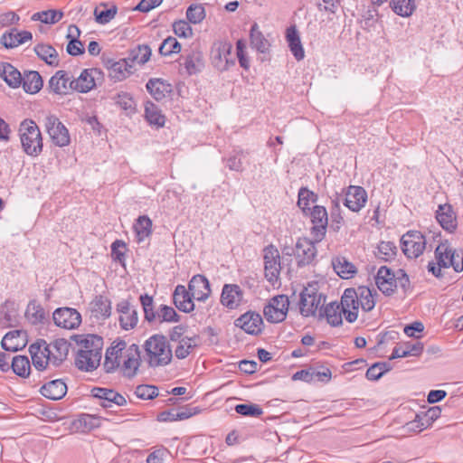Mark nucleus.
<instances>
[{"label": "nucleus", "instance_id": "nucleus-46", "mask_svg": "<svg viewBox=\"0 0 463 463\" xmlns=\"http://www.w3.org/2000/svg\"><path fill=\"white\" fill-rule=\"evenodd\" d=\"M333 268L335 271L345 279L352 278L356 273V268L349 262L345 258L339 257L333 260Z\"/></svg>", "mask_w": 463, "mask_h": 463}, {"label": "nucleus", "instance_id": "nucleus-20", "mask_svg": "<svg viewBox=\"0 0 463 463\" xmlns=\"http://www.w3.org/2000/svg\"><path fill=\"white\" fill-rule=\"evenodd\" d=\"M71 344L64 338H58L47 344L50 350L49 361L54 367H59L66 359Z\"/></svg>", "mask_w": 463, "mask_h": 463}, {"label": "nucleus", "instance_id": "nucleus-9", "mask_svg": "<svg viewBox=\"0 0 463 463\" xmlns=\"http://www.w3.org/2000/svg\"><path fill=\"white\" fill-rule=\"evenodd\" d=\"M316 243L317 242L315 240L311 241L306 237L298 239L295 249L292 251L298 268H303L313 263L317 254Z\"/></svg>", "mask_w": 463, "mask_h": 463}, {"label": "nucleus", "instance_id": "nucleus-1", "mask_svg": "<svg viewBox=\"0 0 463 463\" xmlns=\"http://www.w3.org/2000/svg\"><path fill=\"white\" fill-rule=\"evenodd\" d=\"M76 345L75 365L80 371L92 372L100 364L103 338L98 335H73L71 337Z\"/></svg>", "mask_w": 463, "mask_h": 463}, {"label": "nucleus", "instance_id": "nucleus-4", "mask_svg": "<svg viewBox=\"0 0 463 463\" xmlns=\"http://www.w3.org/2000/svg\"><path fill=\"white\" fill-rule=\"evenodd\" d=\"M326 296L318 292L317 282L308 283L300 293L299 310L304 317L315 316L317 309L323 307Z\"/></svg>", "mask_w": 463, "mask_h": 463}, {"label": "nucleus", "instance_id": "nucleus-17", "mask_svg": "<svg viewBox=\"0 0 463 463\" xmlns=\"http://www.w3.org/2000/svg\"><path fill=\"white\" fill-rule=\"evenodd\" d=\"M126 347L127 343L124 340H118L113 342L112 345L107 349L103 363V368L107 373H114L119 368L122 352Z\"/></svg>", "mask_w": 463, "mask_h": 463}, {"label": "nucleus", "instance_id": "nucleus-43", "mask_svg": "<svg viewBox=\"0 0 463 463\" xmlns=\"http://www.w3.org/2000/svg\"><path fill=\"white\" fill-rule=\"evenodd\" d=\"M91 312L97 318H107L111 314V303L107 298L96 296L90 303Z\"/></svg>", "mask_w": 463, "mask_h": 463}, {"label": "nucleus", "instance_id": "nucleus-39", "mask_svg": "<svg viewBox=\"0 0 463 463\" xmlns=\"http://www.w3.org/2000/svg\"><path fill=\"white\" fill-rule=\"evenodd\" d=\"M286 38L288 43V47L296 60H302L305 56V52L298 33L295 26H290L287 29Z\"/></svg>", "mask_w": 463, "mask_h": 463}, {"label": "nucleus", "instance_id": "nucleus-19", "mask_svg": "<svg viewBox=\"0 0 463 463\" xmlns=\"http://www.w3.org/2000/svg\"><path fill=\"white\" fill-rule=\"evenodd\" d=\"M367 202V192L362 186L350 185L345 193L344 201L346 206L352 212L357 213L364 207Z\"/></svg>", "mask_w": 463, "mask_h": 463}, {"label": "nucleus", "instance_id": "nucleus-33", "mask_svg": "<svg viewBox=\"0 0 463 463\" xmlns=\"http://www.w3.org/2000/svg\"><path fill=\"white\" fill-rule=\"evenodd\" d=\"M67 38L70 39L66 51L71 56H79L85 52L82 43L79 40L80 30L77 25L71 24L68 28Z\"/></svg>", "mask_w": 463, "mask_h": 463}, {"label": "nucleus", "instance_id": "nucleus-60", "mask_svg": "<svg viewBox=\"0 0 463 463\" xmlns=\"http://www.w3.org/2000/svg\"><path fill=\"white\" fill-rule=\"evenodd\" d=\"M375 283L379 290L385 296L393 295L397 288L396 279H384L383 275L375 276Z\"/></svg>", "mask_w": 463, "mask_h": 463}, {"label": "nucleus", "instance_id": "nucleus-11", "mask_svg": "<svg viewBox=\"0 0 463 463\" xmlns=\"http://www.w3.org/2000/svg\"><path fill=\"white\" fill-rule=\"evenodd\" d=\"M141 357L139 347L136 344L130 345L122 352L119 369L127 378H133L140 366Z\"/></svg>", "mask_w": 463, "mask_h": 463}, {"label": "nucleus", "instance_id": "nucleus-44", "mask_svg": "<svg viewBox=\"0 0 463 463\" xmlns=\"http://www.w3.org/2000/svg\"><path fill=\"white\" fill-rule=\"evenodd\" d=\"M25 317L32 325L43 324L47 319L43 307L35 300H31L25 311Z\"/></svg>", "mask_w": 463, "mask_h": 463}, {"label": "nucleus", "instance_id": "nucleus-57", "mask_svg": "<svg viewBox=\"0 0 463 463\" xmlns=\"http://www.w3.org/2000/svg\"><path fill=\"white\" fill-rule=\"evenodd\" d=\"M157 321L161 324L163 322H179L180 316L172 307L161 305L158 309Z\"/></svg>", "mask_w": 463, "mask_h": 463}, {"label": "nucleus", "instance_id": "nucleus-40", "mask_svg": "<svg viewBox=\"0 0 463 463\" xmlns=\"http://www.w3.org/2000/svg\"><path fill=\"white\" fill-rule=\"evenodd\" d=\"M145 118L150 125L156 128L165 126V117L162 114L161 109L150 100L145 103Z\"/></svg>", "mask_w": 463, "mask_h": 463}, {"label": "nucleus", "instance_id": "nucleus-62", "mask_svg": "<svg viewBox=\"0 0 463 463\" xmlns=\"http://www.w3.org/2000/svg\"><path fill=\"white\" fill-rule=\"evenodd\" d=\"M118 8L116 5H112L110 8L99 10L95 8L94 15L97 23L100 24H106L110 22L117 14Z\"/></svg>", "mask_w": 463, "mask_h": 463}, {"label": "nucleus", "instance_id": "nucleus-56", "mask_svg": "<svg viewBox=\"0 0 463 463\" xmlns=\"http://www.w3.org/2000/svg\"><path fill=\"white\" fill-rule=\"evenodd\" d=\"M181 52L180 43L172 36H168L159 46V53L162 56H169Z\"/></svg>", "mask_w": 463, "mask_h": 463}, {"label": "nucleus", "instance_id": "nucleus-14", "mask_svg": "<svg viewBox=\"0 0 463 463\" xmlns=\"http://www.w3.org/2000/svg\"><path fill=\"white\" fill-rule=\"evenodd\" d=\"M345 320L349 323H354L358 317L359 299L358 288H348L344 291L339 303Z\"/></svg>", "mask_w": 463, "mask_h": 463}, {"label": "nucleus", "instance_id": "nucleus-49", "mask_svg": "<svg viewBox=\"0 0 463 463\" xmlns=\"http://www.w3.org/2000/svg\"><path fill=\"white\" fill-rule=\"evenodd\" d=\"M138 241L147 238L152 233V221L146 215L139 216L134 224Z\"/></svg>", "mask_w": 463, "mask_h": 463}, {"label": "nucleus", "instance_id": "nucleus-15", "mask_svg": "<svg viewBox=\"0 0 463 463\" xmlns=\"http://www.w3.org/2000/svg\"><path fill=\"white\" fill-rule=\"evenodd\" d=\"M234 325L249 335H258L262 332L263 320L259 313L248 311L235 319Z\"/></svg>", "mask_w": 463, "mask_h": 463}, {"label": "nucleus", "instance_id": "nucleus-45", "mask_svg": "<svg viewBox=\"0 0 463 463\" xmlns=\"http://www.w3.org/2000/svg\"><path fill=\"white\" fill-rule=\"evenodd\" d=\"M390 6L399 16L410 17L417 8L416 0H391Z\"/></svg>", "mask_w": 463, "mask_h": 463}, {"label": "nucleus", "instance_id": "nucleus-27", "mask_svg": "<svg viewBox=\"0 0 463 463\" xmlns=\"http://www.w3.org/2000/svg\"><path fill=\"white\" fill-rule=\"evenodd\" d=\"M71 81L67 71L62 70L58 71L49 80L47 90L54 94L65 95L68 93L69 90H71Z\"/></svg>", "mask_w": 463, "mask_h": 463}, {"label": "nucleus", "instance_id": "nucleus-53", "mask_svg": "<svg viewBox=\"0 0 463 463\" xmlns=\"http://www.w3.org/2000/svg\"><path fill=\"white\" fill-rule=\"evenodd\" d=\"M330 220L329 228L335 232H338L344 222V218L341 214V208L338 198L332 200V207L330 209Z\"/></svg>", "mask_w": 463, "mask_h": 463}, {"label": "nucleus", "instance_id": "nucleus-12", "mask_svg": "<svg viewBox=\"0 0 463 463\" xmlns=\"http://www.w3.org/2000/svg\"><path fill=\"white\" fill-rule=\"evenodd\" d=\"M54 324L65 329L77 328L81 323V316L72 307H58L52 314Z\"/></svg>", "mask_w": 463, "mask_h": 463}, {"label": "nucleus", "instance_id": "nucleus-16", "mask_svg": "<svg viewBox=\"0 0 463 463\" xmlns=\"http://www.w3.org/2000/svg\"><path fill=\"white\" fill-rule=\"evenodd\" d=\"M33 365L38 371H43L51 364L49 361L50 350L47 349V342L44 339H38L29 346Z\"/></svg>", "mask_w": 463, "mask_h": 463}, {"label": "nucleus", "instance_id": "nucleus-28", "mask_svg": "<svg viewBox=\"0 0 463 463\" xmlns=\"http://www.w3.org/2000/svg\"><path fill=\"white\" fill-rule=\"evenodd\" d=\"M67 390L66 383L62 380L57 379L43 384L40 389V392L49 400L58 401L66 395Z\"/></svg>", "mask_w": 463, "mask_h": 463}, {"label": "nucleus", "instance_id": "nucleus-42", "mask_svg": "<svg viewBox=\"0 0 463 463\" xmlns=\"http://www.w3.org/2000/svg\"><path fill=\"white\" fill-rule=\"evenodd\" d=\"M72 425L78 431L88 432L100 426V418L84 413L74 420Z\"/></svg>", "mask_w": 463, "mask_h": 463}, {"label": "nucleus", "instance_id": "nucleus-24", "mask_svg": "<svg viewBox=\"0 0 463 463\" xmlns=\"http://www.w3.org/2000/svg\"><path fill=\"white\" fill-rule=\"evenodd\" d=\"M188 289L194 299L198 301H205L210 294V282L203 275H194L188 284Z\"/></svg>", "mask_w": 463, "mask_h": 463}, {"label": "nucleus", "instance_id": "nucleus-8", "mask_svg": "<svg viewBox=\"0 0 463 463\" xmlns=\"http://www.w3.org/2000/svg\"><path fill=\"white\" fill-rule=\"evenodd\" d=\"M265 278L270 283L276 282L280 274V254L278 248L269 244L263 249Z\"/></svg>", "mask_w": 463, "mask_h": 463}, {"label": "nucleus", "instance_id": "nucleus-5", "mask_svg": "<svg viewBox=\"0 0 463 463\" xmlns=\"http://www.w3.org/2000/svg\"><path fill=\"white\" fill-rule=\"evenodd\" d=\"M43 126L55 146L62 147L70 144L69 130L55 115H47L43 120Z\"/></svg>", "mask_w": 463, "mask_h": 463}, {"label": "nucleus", "instance_id": "nucleus-6", "mask_svg": "<svg viewBox=\"0 0 463 463\" xmlns=\"http://www.w3.org/2000/svg\"><path fill=\"white\" fill-rule=\"evenodd\" d=\"M403 253L409 259H415L421 255L426 247V239L419 231H409L401 239Z\"/></svg>", "mask_w": 463, "mask_h": 463}, {"label": "nucleus", "instance_id": "nucleus-55", "mask_svg": "<svg viewBox=\"0 0 463 463\" xmlns=\"http://www.w3.org/2000/svg\"><path fill=\"white\" fill-rule=\"evenodd\" d=\"M234 410L238 414L245 417L258 418L263 414V410L260 405L250 402L237 404Z\"/></svg>", "mask_w": 463, "mask_h": 463}, {"label": "nucleus", "instance_id": "nucleus-61", "mask_svg": "<svg viewBox=\"0 0 463 463\" xmlns=\"http://www.w3.org/2000/svg\"><path fill=\"white\" fill-rule=\"evenodd\" d=\"M397 248L392 241H381L378 245V257L384 261H389L396 255Z\"/></svg>", "mask_w": 463, "mask_h": 463}, {"label": "nucleus", "instance_id": "nucleus-23", "mask_svg": "<svg viewBox=\"0 0 463 463\" xmlns=\"http://www.w3.org/2000/svg\"><path fill=\"white\" fill-rule=\"evenodd\" d=\"M243 298V291L237 284H224L220 301L229 309L237 308Z\"/></svg>", "mask_w": 463, "mask_h": 463}, {"label": "nucleus", "instance_id": "nucleus-25", "mask_svg": "<svg viewBox=\"0 0 463 463\" xmlns=\"http://www.w3.org/2000/svg\"><path fill=\"white\" fill-rule=\"evenodd\" d=\"M26 332L13 330L7 332L1 341V346L5 351L17 352L26 345Z\"/></svg>", "mask_w": 463, "mask_h": 463}, {"label": "nucleus", "instance_id": "nucleus-47", "mask_svg": "<svg viewBox=\"0 0 463 463\" xmlns=\"http://www.w3.org/2000/svg\"><path fill=\"white\" fill-rule=\"evenodd\" d=\"M377 296V292L375 290H372L370 288L365 286H361L358 288V299H359V307L365 312L371 311L375 306V300L373 298V293Z\"/></svg>", "mask_w": 463, "mask_h": 463}, {"label": "nucleus", "instance_id": "nucleus-3", "mask_svg": "<svg viewBox=\"0 0 463 463\" xmlns=\"http://www.w3.org/2000/svg\"><path fill=\"white\" fill-rule=\"evenodd\" d=\"M20 139L24 151L31 156H37L43 151L42 133L32 119H24L20 124Z\"/></svg>", "mask_w": 463, "mask_h": 463}, {"label": "nucleus", "instance_id": "nucleus-10", "mask_svg": "<svg viewBox=\"0 0 463 463\" xmlns=\"http://www.w3.org/2000/svg\"><path fill=\"white\" fill-rule=\"evenodd\" d=\"M289 300L285 295H279L270 299L264 307L263 314L269 323H279L286 319Z\"/></svg>", "mask_w": 463, "mask_h": 463}, {"label": "nucleus", "instance_id": "nucleus-37", "mask_svg": "<svg viewBox=\"0 0 463 463\" xmlns=\"http://www.w3.org/2000/svg\"><path fill=\"white\" fill-rule=\"evenodd\" d=\"M250 40L252 48L259 52L265 53L269 51L270 43L265 38L257 23H253L250 31Z\"/></svg>", "mask_w": 463, "mask_h": 463}, {"label": "nucleus", "instance_id": "nucleus-48", "mask_svg": "<svg viewBox=\"0 0 463 463\" xmlns=\"http://www.w3.org/2000/svg\"><path fill=\"white\" fill-rule=\"evenodd\" d=\"M199 339L198 335H194L192 337L184 336L182 340L179 341V345L176 346L175 354L176 358L184 359L186 358L191 350L197 346V340Z\"/></svg>", "mask_w": 463, "mask_h": 463}, {"label": "nucleus", "instance_id": "nucleus-64", "mask_svg": "<svg viewBox=\"0 0 463 463\" xmlns=\"http://www.w3.org/2000/svg\"><path fill=\"white\" fill-rule=\"evenodd\" d=\"M115 104L118 105L120 109L126 111H133L134 108V100L130 94L127 92H121L117 94L114 98Z\"/></svg>", "mask_w": 463, "mask_h": 463}, {"label": "nucleus", "instance_id": "nucleus-29", "mask_svg": "<svg viewBox=\"0 0 463 463\" xmlns=\"http://www.w3.org/2000/svg\"><path fill=\"white\" fill-rule=\"evenodd\" d=\"M342 307L337 301H333L319 308V317H326L327 323L332 326H338L343 324Z\"/></svg>", "mask_w": 463, "mask_h": 463}, {"label": "nucleus", "instance_id": "nucleus-13", "mask_svg": "<svg viewBox=\"0 0 463 463\" xmlns=\"http://www.w3.org/2000/svg\"><path fill=\"white\" fill-rule=\"evenodd\" d=\"M91 396L99 401V405L104 409L113 406H124L127 404L126 398L114 389L93 387L90 391Z\"/></svg>", "mask_w": 463, "mask_h": 463}, {"label": "nucleus", "instance_id": "nucleus-26", "mask_svg": "<svg viewBox=\"0 0 463 463\" xmlns=\"http://www.w3.org/2000/svg\"><path fill=\"white\" fill-rule=\"evenodd\" d=\"M194 297L189 289L183 285H177L173 294V301L176 308L184 313H190L194 309Z\"/></svg>", "mask_w": 463, "mask_h": 463}, {"label": "nucleus", "instance_id": "nucleus-51", "mask_svg": "<svg viewBox=\"0 0 463 463\" xmlns=\"http://www.w3.org/2000/svg\"><path fill=\"white\" fill-rule=\"evenodd\" d=\"M298 206L302 210L304 214H307V211L311 208L309 207V202L316 203L318 199L317 194L313 191H310L307 187H301L298 190Z\"/></svg>", "mask_w": 463, "mask_h": 463}, {"label": "nucleus", "instance_id": "nucleus-35", "mask_svg": "<svg viewBox=\"0 0 463 463\" xmlns=\"http://www.w3.org/2000/svg\"><path fill=\"white\" fill-rule=\"evenodd\" d=\"M34 52L36 55L43 61L46 64L58 67L59 66V55L55 48L50 44L38 43L34 46Z\"/></svg>", "mask_w": 463, "mask_h": 463}, {"label": "nucleus", "instance_id": "nucleus-50", "mask_svg": "<svg viewBox=\"0 0 463 463\" xmlns=\"http://www.w3.org/2000/svg\"><path fill=\"white\" fill-rule=\"evenodd\" d=\"M139 300L144 311V317L148 323H154L157 321L158 310L154 309V299L153 297L148 294H144L139 297Z\"/></svg>", "mask_w": 463, "mask_h": 463}, {"label": "nucleus", "instance_id": "nucleus-22", "mask_svg": "<svg viewBox=\"0 0 463 463\" xmlns=\"http://www.w3.org/2000/svg\"><path fill=\"white\" fill-rule=\"evenodd\" d=\"M100 74L101 71L99 69L83 70L76 80L70 82L71 90L81 93L89 92L96 86L95 77Z\"/></svg>", "mask_w": 463, "mask_h": 463}, {"label": "nucleus", "instance_id": "nucleus-58", "mask_svg": "<svg viewBox=\"0 0 463 463\" xmlns=\"http://www.w3.org/2000/svg\"><path fill=\"white\" fill-rule=\"evenodd\" d=\"M186 18L189 23L197 24L205 18V9L200 4H193L186 10Z\"/></svg>", "mask_w": 463, "mask_h": 463}, {"label": "nucleus", "instance_id": "nucleus-52", "mask_svg": "<svg viewBox=\"0 0 463 463\" xmlns=\"http://www.w3.org/2000/svg\"><path fill=\"white\" fill-rule=\"evenodd\" d=\"M11 367L13 372L23 378L28 377L30 374V361L25 355H16L12 360Z\"/></svg>", "mask_w": 463, "mask_h": 463}, {"label": "nucleus", "instance_id": "nucleus-54", "mask_svg": "<svg viewBox=\"0 0 463 463\" xmlns=\"http://www.w3.org/2000/svg\"><path fill=\"white\" fill-rule=\"evenodd\" d=\"M63 16L62 12L56 10H47L38 12L33 14L32 20L41 21L44 24H53L58 23Z\"/></svg>", "mask_w": 463, "mask_h": 463}, {"label": "nucleus", "instance_id": "nucleus-7", "mask_svg": "<svg viewBox=\"0 0 463 463\" xmlns=\"http://www.w3.org/2000/svg\"><path fill=\"white\" fill-rule=\"evenodd\" d=\"M313 224L310 233L317 242L324 240L328 227V213L326 208L322 205H315L307 211Z\"/></svg>", "mask_w": 463, "mask_h": 463}, {"label": "nucleus", "instance_id": "nucleus-59", "mask_svg": "<svg viewBox=\"0 0 463 463\" xmlns=\"http://www.w3.org/2000/svg\"><path fill=\"white\" fill-rule=\"evenodd\" d=\"M134 393L141 400H153L158 396V388L151 384H139Z\"/></svg>", "mask_w": 463, "mask_h": 463}, {"label": "nucleus", "instance_id": "nucleus-34", "mask_svg": "<svg viewBox=\"0 0 463 463\" xmlns=\"http://www.w3.org/2000/svg\"><path fill=\"white\" fill-rule=\"evenodd\" d=\"M423 351V344L420 342H406L402 345L395 346L392 350L390 360L407 357L409 355L419 356Z\"/></svg>", "mask_w": 463, "mask_h": 463}, {"label": "nucleus", "instance_id": "nucleus-38", "mask_svg": "<svg viewBox=\"0 0 463 463\" xmlns=\"http://www.w3.org/2000/svg\"><path fill=\"white\" fill-rule=\"evenodd\" d=\"M146 87L156 101H161L165 98L166 94L171 92V86L165 83L161 79H150Z\"/></svg>", "mask_w": 463, "mask_h": 463}, {"label": "nucleus", "instance_id": "nucleus-32", "mask_svg": "<svg viewBox=\"0 0 463 463\" xmlns=\"http://www.w3.org/2000/svg\"><path fill=\"white\" fill-rule=\"evenodd\" d=\"M21 86L26 93L36 94L42 90L43 80L38 71H24Z\"/></svg>", "mask_w": 463, "mask_h": 463}, {"label": "nucleus", "instance_id": "nucleus-36", "mask_svg": "<svg viewBox=\"0 0 463 463\" xmlns=\"http://www.w3.org/2000/svg\"><path fill=\"white\" fill-rule=\"evenodd\" d=\"M182 64L189 75L200 72L204 67L203 53L198 51H192L184 57V62Z\"/></svg>", "mask_w": 463, "mask_h": 463}, {"label": "nucleus", "instance_id": "nucleus-30", "mask_svg": "<svg viewBox=\"0 0 463 463\" xmlns=\"http://www.w3.org/2000/svg\"><path fill=\"white\" fill-rule=\"evenodd\" d=\"M0 77L13 89H17L23 81V75L11 63L2 62L0 65Z\"/></svg>", "mask_w": 463, "mask_h": 463}, {"label": "nucleus", "instance_id": "nucleus-41", "mask_svg": "<svg viewBox=\"0 0 463 463\" xmlns=\"http://www.w3.org/2000/svg\"><path fill=\"white\" fill-rule=\"evenodd\" d=\"M152 54V50L147 44H138L137 47L129 51L128 61L134 66V63L144 65L146 63Z\"/></svg>", "mask_w": 463, "mask_h": 463}, {"label": "nucleus", "instance_id": "nucleus-2", "mask_svg": "<svg viewBox=\"0 0 463 463\" xmlns=\"http://www.w3.org/2000/svg\"><path fill=\"white\" fill-rule=\"evenodd\" d=\"M146 362L149 367L165 366L172 361V350L163 335H154L144 344Z\"/></svg>", "mask_w": 463, "mask_h": 463}, {"label": "nucleus", "instance_id": "nucleus-31", "mask_svg": "<svg viewBox=\"0 0 463 463\" xmlns=\"http://www.w3.org/2000/svg\"><path fill=\"white\" fill-rule=\"evenodd\" d=\"M134 71L133 65L129 63L127 58L112 62L109 66V77L114 81H121L133 74Z\"/></svg>", "mask_w": 463, "mask_h": 463}, {"label": "nucleus", "instance_id": "nucleus-63", "mask_svg": "<svg viewBox=\"0 0 463 463\" xmlns=\"http://www.w3.org/2000/svg\"><path fill=\"white\" fill-rule=\"evenodd\" d=\"M434 254H435V259H436V260H438V264L440 267L449 268V267L452 266V268L454 269V270L456 272H461L463 270V258L461 259L460 261H457L455 260V257L453 259H451L450 260H446L445 259H442L439 249H436L434 251Z\"/></svg>", "mask_w": 463, "mask_h": 463}, {"label": "nucleus", "instance_id": "nucleus-21", "mask_svg": "<svg viewBox=\"0 0 463 463\" xmlns=\"http://www.w3.org/2000/svg\"><path fill=\"white\" fill-rule=\"evenodd\" d=\"M436 220L448 232L453 233L458 227L457 214L449 203L439 204L436 211Z\"/></svg>", "mask_w": 463, "mask_h": 463}, {"label": "nucleus", "instance_id": "nucleus-18", "mask_svg": "<svg viewBox=\"0 0 463 463\" xmlns=\"http://www.w3.org/2000/svg\"><path fill=\"white\" fill-rule=\"evenodd\" d=\"M232 45L229 43H221L216 50L213 52V64L221 71H227L235 64L232 57Z\"/></svg>", "mask_w": 463, "mask_h": 463}]
</instances>
